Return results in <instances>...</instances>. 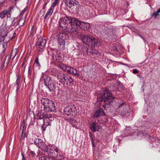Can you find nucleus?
<instances>
[{"instance_id": "obj_1", "label": "nucleus", "mask_w": 160, "mask_h": 160, "mask_svg": "<svg viewBox=\"0 0 160 160\" xmlns=\"http://www.w3.org/2000/svg\"><path fill=\"white\" fill-rule=\"evenodd\" d=\"M78 21H59V29L66 30L75 37L80 35L77 31Z\"/></svg>"}, {"instance_id": "obj_2", "label": "nucleus", "mask_w": 160, "mask_h": 160, "mask_svg": "<svg viewBox=\"0 0 160 160\" xmlns=\"http://www.w3.org/2000/svg\"><path fill=\"white\" fill-rule=\"evenodd\" d=\"M81 40L84 43L92 48H95L96 46L99 47L101 45L99 40L96 38L91 35L83 36L81 38Z\"/></svg>"}, {"instance_id": "obj_3", "label": "nucleus", "mask_w": 160, "mask_h": 160, "mask_svg": "<svg viewBox=\"0 0 160 160\" xmlns=\"http://www.w3.org/2000/svg\"><path fill=\"white\" fill-rule=\"evenodd\" d=\"M65 5L73 11H76L79 8L80 4L77 0H64Z\"/></svg>"}, {"instance_id": "obj_4", "label": "nucleus", "mask_w": 160, "mask_h": 160, "mask_svg": "<svg viewBox=\"0 0 160 160\" xmlns=\"http://www.w3.org/2000/svg\"><path fill=\"white\" fill-rule=\"evenodd\" d=\"M77 109L74 105L68 106L65 108L63 114L67 116H72L75 117L77 114Z\"/></svg>"}, {"instance_id": "obj_5", "label": "nucleus", "mask_w": 160, "mask_h": 160, "mask_svg": "<svg viewBox=\"0 0 160 160\" xmlns=\"http://www.w3.org/2000/svg\"><path fill=\"white\" fill-rule=\"evenodd\" d=\"M44 79L45 85L48 87L50 91H54L56 89L55 82L52 80L50 77L47 76L44 77Z\"/></svg>"}, {"instance_id": "obj_6", "label": "nucleus", "mask_w": 160, "mask_h": 160, "mask_svg": "<svg viewBox=\"0 0 160 160\" xmlns=\"http://www.w3.org/2000/svg\"><path fill=\"white\" fill-rule=\"evenodd\" d=\"M52 120H50L49 118H43L37 119V123L39 125H42V128L43 131L46 130V128L48 126L51 125V122Z\"/></svg>"}, {"instance_id": "obj_7", "label": "nucleus", "mask_w": 160, "mask_h": 160, "mask_svg": "<svg viewBox=\"0 0 160 160\" xmlns=\"http://www.w3.org/2000/svg\"><path fill=\"white\" fill-rule=\"evenodd\" d=\"M34 143L37 146L44 151L47 150L48 148L47 146L41 139L35 138Z\"/></svg>"}, {"instance_id": "obj_8", "label": "nucleus", "mask_w": 160, "mask_h": 160, "mask_svg": "<svg viewBox=\"0 0 160 160\" xmlns=\"http://www.w3.org/2000/svg\"><path fill=\"white\" fill-rule=\"evenodd\" d=\"M52 57L53 60L57 62L61 63L63 61V58L60 53H58L55 49L52 50Z\"/></svg>"}, {"instance_id": "obj_9", "label": "nucleus", "mask_w": 160, "mask_h": 160, "mask_svg": "<svg viewBox=\"0 0 160 160\" xmlns=\"http://www.w3.org/2000/svg\"><path fill=\"white\" fill-rule=\"evenodd\" d=\"M114 99V97L112 96L111 93L110 92H108L104 93L101 98H98L97 100L100 101V102L102 101L106 102L109 100H112Z\"/></svg>"}, {"instance_id": "obj_10", "label": "nucleus", "mask_w": 160, "mask_h": 160, "mask_svg": "<svg viewBox=\"0 0 160 160\" xmlns=\"http://www.w3.org/2000/svg\"><path fill=\"white\" fill-rule=\"evenodd\" d=\"M68 75L60 71H58L57 73L54 74L55 76L57 77L59 82L63 85H64V81H65V79L68 77Z\"/></svg>"}, {"instance_id": "obj_11", "label": "nucleus", "mask_w": 160, "mask_h": 160, "mask_svg": "<svg viewBox=\"0 0 160 160\" xmlns=\"http://www.w3.org/2000/svg\"><path fill=\"white\" fill-rule=\"evenodd\" d=\"M46 43V40L45 37H40L38 39L36 45L39 48L42 49L44 48Z\"/></svg>"}, {"instance_id": "obj_12", "label": "nucleus", "mask_w": 160, "mask_h": 160, "mask_svg": "<svg viewBox=\"0 0 160 160\" xmlns=\"http://www.w3.org/2000/svg\"><path fill=\"white\" fill-rule=\"evenodd\" d=\"M9 29V27L7 26L6 24H2L0 27V36L2 35V38H5V37L7 36Z\"/></svg>"}, {"instance_id": "obj_13", "label": "nucleus", "mask_w": 160, "mask_h": 160, "mask_svg": "<svg viewBox=\"0 0 160 160\" xmlns=\"http://www.w3.org/2000/svg\"><path fill=\"white\" fill-rule=\"evenodd\" d=\"M56 110L55 104L52 101L47 107L44 108V112L47 113H49L50 112H55Z\"/></svg>"}, {"instance_id": "obj_14", "label": "nucleus", "mask_w": 160, "mask_h": 160, "mask_svg": "<svg viewBox=\"0 0 160 160\" xmlns=\"http://www.w3.org/2000/svg\"><path fill=\"white\" fill-rule=\"evenodd\" d=\"M37 119H41L43 118H49L50 120H52L53 119V118L52 117V115L50 113H47V112H43L42 115L40 113H38L37 115Z\"/></svg>"}, {"instance_id": "obj_15", "label": "nucleus", "mask_w": 160, "mask_h": 160, "mask_svg": "<svg viewBox=\"0 0 160 160\" xmlns=\"http://www.w3.org/2000/svg\"><path fill=\"white\" fill-rule=\"evenodd\" d=\"M58 149L56 148L54 150H49L47 149V151H44L45 152H48V154L49 158H57L58 154Z\"/></svg>"}, {"instance_id": "obj_16", "label": "nucleus", "mask_w": 160, "mask_h": 160, "mask_svg": "<svg viewBox=\"0 0 160 160\" xmlns=\"http://www.w3.org/2000/svg\"><path fill=\"white\" fill-rule=\"evenodd\" d=\"M77 26H78L82 30H87L89 27L90 24L88 23L85 22L80 21H78Z\"/></svg>"}, {"instance_id": "obj_17", "label": "nucleus", "mask_w": 160, "mask_h": 160, "mask_svg": "<svg viewBox=\"0 0 160 160\" xmlns=\"http://www.w3.org/2000/svg\"><path fill=\"white\" fill-rule=\"evenodd\" d=\"M91 130L92 132H95L96 131H98L101 128V127L97 124L96 122H92L90 125V127Z\"/></svg>"}, {"instance_id": "obj_18", "label": "nucleus", "mask_w": 160, "mask_h": 160, "mask_svg": "<svg viewBox=\"0 0 160 160\" xmlns=\"http://www.w3.org/2000/svg\"><path fill=\"white\" fill-rule=\"evenodd\" d=\"M104 115H105V113L103 109L100 108L96 111L93 115V118H97L102 116Z\"/></svg>"}, {"instance_id": "obj_19", "label": "nucleus", "mask_w": 160, "mask_h": 160, "mask_svg": "<svg viewBox=\"0 0 160 160\" xmlns=\"http://www.w3.org/2000/svg\"><path fill=\"white\" fill-rule=\"evenodd\" d=\"M57 33L58 34L56 36L57 39H63L65 40L67 36V34L63 30H59L57 31Z\"/></svg>"}, {"instance_id": "obj_20", "label": "nucleus", "mask_w": 160, "mask_h": 160, "mask_svg": "<svg viewBox=\"0 0 160 160\" xmlns=\"http://www.w3.org/2000/svg\"><path fill=\"white\" fill-rule=\"evenodd\" d=\"M57 42L59 49L62 51L64 50L65 48V40L63 39L58 38L57 39Z\"/></svg>"}, {"instance_id": "obj_21", "label": "nucleus", "mask_w": 160, "mask_h": 160, "mask_svg": "<svg viewBox=\"0 0 160 160\" xmlns=\"http://www.w3.org/2000/svg\"><path fill=\"white\" fill-rule=\"evenodd\" d=\"M66 83L67 86H70L73 84V80L71 77L68 75L64 82V85Z\"/></svg>"}, {"instance_id": "obj_22", "label": "nucleus", "mask_w": 160, "mask_h": 160, "mask_svg": "<svg viewBox=\"0 0 160 160\" xmlns=\"http://www.w3.org/2000/svg\"><path fill=\"white\" fill-rule=\"evenodd\" d=\"M52 101L46 98H42L41 100V103L44 106V108L47 107Z\"/></svg>"}, {"instance_id": "obj_23", "label": "nucleus", "mask_w": 160, "mask_h": 160, "mask_svg": "<svg viewBox=\"0 0 160 160\" xmlns=\"http://www.w3.org/2000/svg\"><path fill=\"white\" fill-rule=\"evenodd\" d=\"M52 101L46 98H42L41 100V103L44 106V108L47 107Z\"/></svg>"}, {"instance_id": "obj_24", "label": "nucleus", "mask_w": 160, "mask_h": 160, "mask_svg": "<svg viewBox=\"0 0 160 160\" xmlns=\"http://www.w3.org/2000/svg\"><path fill=\"white\" fill-rule=\"evenodd\" d=\"M39 160H55V159L52 158H49V157L45 156L43 155L39 156Z\"/></svg>"}, {"instance_id": "obj_25", "label": "nucleus", "mask_w": 160, "mask_h": 160, "mask_svg": "<svg viewBox=\"0 0 160 160\" xmlns=\"http://www.w3.org/2000/svg\"><path fill=\"white\" fill-rule=\"evenodd\" d=\"M53 9L52 8L48 10V11L47 12L45 17V19H46L47 17H50L52 14L53 11Z\"/></svg>"}, {"instance_id": "obj_26", "label": "nucleus", "mask_w": 160, "mask_h": 160, "mask_svg": "<svg viewBox=\"0 0 160 160\" xmlns=\"http://www.w3.org/2000/svg\"><path fill=\"white\" fill-rule=\"evenodd\" d=\"M81 49V52L83 55L88 54V49L87 47L85 46H82Z\"/></svg>"}, {"instance_id": "obj_27", "label": "nucleus", "mask_w": 160, "mask_h": 160, "mask_svg": "<svg viewBox=\"0 0 160 160\" xmlns=\"http://www.w3.org/2000/svg\"><path fill=\"white\" fill-rule=\"evenodd\" d=\"M62 17L60 19V20H72L73 19L72 18H69L65 14H62Z\"/></svg>"}, {"instance_id": "obj_28", "label": "nucleus", "mask_w": 160, "mask_h": 160, "mask_svg": "<svg viewBox=\"0 0 160 160\" xmlns=\"http://www.w3.org/2000/svg\"><path fill=\"white\" fill-rule=\"evenodd\" d=\"M160 12V8L157 12H154L151 15L152 17H153L154 19H156V18L159 15V13Z\"/></svg>"}, {"instance_id": "obj_29", "label": "nucleus", "mask_w": 160, "mask_h": 160, "mask_svg": "<svg viewBox=\"0 0 160 160\" xmlns=\"http://www.w3.org/2000/svg\"><path fill=\"white\" fill-rule=\"evenodd\" d=\"M8 12V10H5L2 11L0 13V17L1 19L3 18L7 14Z\"/></svg>"}, {"instance_id": "obj_30", "label": "nucleus", "mask_w": 160, "mask_h": 160, "mask_svg": "<svg viewBox=\"0 0 160 160\" xmlns=\"http://www.w3.org/2000/svg\"><path fill=\"white\" fill-rule=\"evenodd\" d=\"M5 38H4L3 39V42L2 43V46L3 48H4V50H3V52H4L5 49L7 48L8 46V42L9 41L8 40V41L5 42Z\"/></svg>"}, {"instance_id": "obj_31", "label": "nucleus", "mask_w": 160, "mask_h": 160, "mask_svg": "<svg viewBox=\"0 0 160 160\" xmlns=\"http://www.w3.org/2000/svg\"><path fill=\"white\" fill-rule=\"evenodd\" d=\"M39 58L38 57L36 58L35 61L34 62V65H35L36 67H38V68H40V64L39 62Z\"/></svg>"}, {"instance_id": "obj_32", "label": "nucleus", "mask_w": 160, "mask_h": 160, "mask_svg": "<svg viewBox=\"0 0 160 160\" xmlns=\"http://www.w3.org/2000/svg\"><path fill=\"white\" fill-rule=\"evenodd\" d=\"M60 0H55L54 2L52 3L51 8L54 9L57 5H58Z\"/></svg>"}, {"instance_id": "obj_33", "label": "nucleus", "mask_w": 160, "mask_h": 160, "mask_svg": "<svg viewBox=\"0 0 160 160\" xmlns=\"http://www.w3.org/2000/svg\"><path fill=\"white\" fill-rule=\"evenodd\" d=\"M69 73L72 74L74 75H76L77 74V70L76 69L72 68L70 72H69Z\"/></svg>"}, {"instance_id": "obj_34", "label": "nucleus", "mask_w": 160, "mask_h": 160, "mask_svg": "<svg viewBox=\"0 0 160 160\" xmlns=\"http://www.w3.org/2000/svg\"><path fill=\"white\" fill-rule=\"evenodd\" d=\"M64 158V156L63 154L62 153H59L58 154L57 158L58 160H62Z\"/></svg>"}, {"instance_id": "obj_35", "label": "nucleus", "mask_w": 160, "mask_h": 160, "mask_svg": "<svg viewBox=\"0 0 160 160\" xmlns=\"http://www.w3.org/2000/svg\"><path fill=\"white\" fill-rule=\"evenodd\" d=\"M58 66L61 69H62L64 71H65L66 68L67 66V65H65L63 63H61L58 65Z\"/></svg>"}, {"instance_id": "obj_36", "label": "nucleus", "mask_w": 160, "mask_h": 160, "mask_svg": "<svg viewBox=\"0 0 160 160\" xmlns=\"http://www.w3.org/2000/svg\"><path fill=\"white\" fill-rule=\"evenodd\" d=\"M34 32V26H33L32 27L30 31V33L29 35V37L32 38L33 36Z\"/></svg>"}, {"instance_id": "obj_37", "label": "nucleus", "mask_w": 160, "mask_h": 160, "mask_svg": "<svg viewBox=\"0 0 160 160\" xmlns=\"http://www.w3.org/2000/svg\"><path fill=\"white\" fill-rule=\"evenodd\" d=\"M20 82V77L19 76H18L17 78L16 81V84L17 85V87L18 88L19 86V84Z\"/></svg>"}, {"instance_id": "obj_38", "label": "nucleus", "mask_w": 160, "mask_h": 160, "mask_svg": "<svg viewBox=\"0 0 160 160\" xmlns=\"http://www.w3.org/2000/svg\"><path fill=\"white\" fill-rule=\"evenodd\" d=\"M66 68H67L66 69L65 71H66L68 73H69V72H70L71 69L73 68L71 67L67 66Z\"/></svg>"}, {"instance_id": "obj_39", "label": "nucleus", "mask_w": 160, "mask_h": 160, "mask_svg": "<svg viewBox=\"0 0 160 160\" xmlns=\"http://www.w3.org/2000/svg\"><path fill=\"white\" fill-rule=\"evenodd\" d=\"M27 9V7L25 8L23 10H22L20 14V17H22L23 14L26 12V10Z\"/></svg>"}, {"instance_id": "obj_40", "label": "nucleus", "mask_w": 160, "mask_h": 160, "mask_svg": "<svg viewBox=\"0 0 160 160\" xmlns=\"http://www.w3.org/2000/svg\"><path fill=\"white\" fill-rule=\"evenodd\" d=\"M25 22V21H19L18 22V25L20 26L23 25Z\"/></svg>"}, {"instance_id": "obj_41", "label": "nucleus", "mask_w": 160, "mask_h": 160, "mask_svg": "<svg viewBox=\"0 0 160 160\" xmlns=\"http://www.w3.org/2000/svg\"><path fill=\"white\" fill-rule=\"evenodd\" d=\"M73 121H74V123H75L74 124H72V123L71 124L72 125V126L75 128H78L77 127V124L75 123H77V122L76 120H73Z\"/></svg>"}, {"instance_id": "obj_42", "label": "nucleus", "mask_w": 160, "mask_h": 160, "mask_svg": "<svg viewBox=\"0 0 160 160\" xmlns=\"http://www.w3.org/2000/svg\"><path fill=\"white\" fill-rule=\"evenodd\" d=\"M31 67V66H29L28 69V73L29 75H31L32 74V71L30 69V68Z\"/></svg>"}, {"instance_id": "obj_43", "label": "nucleus", "mask_w": 160, "mask_h": 160, "mask_svg": "<svg viewBox=\"0 0 160 160\" xmlns=\"http://www.w3.org/2000/svg\"><path fill=\"white\" fill-rule=\"evenodd\" d=\"M15 7L14 6H11L9 8V12H11L12 10H13L15 8Z\"/></svg>"}, {"instance_id": "obj_44", "label": "nucleus", "mask_w": 160, "mask_h": 160, "mask_svg": "<svg viewBox=\"0 0 160 160\" xmlns=\"http://www.w3.org/2000/svg\"><path fill=\"white\" fill-rule=\"evenodd\" d=\"M7 14V19H9V20H10V19H11V14L10 13H7V14Z\"/></svg>"}, {"instance_id": "obj_45", "label": "nucleus", "mask_w": 160, "mask_h": 160, "mask_svg": "<svg viewBox=\"0 0 160 160\" xmlns=\"http://www.w3.org/2000/svg\"><path fill=\"white\" fill-rule=\"evenodd\" d=\"M30 153L32 157H34L36 155V154L34 151H31L30 152Z\"/></svg>"}, {"instance_id": "obj_46", "label": "nucleus", "mask_w": 160, "mask_h": 160, "mask_svg": "<svg viewBox=\"0 0 160 160\" xmlns=\"http://www.w3.org/2000/svg\"><path fill=\"white\" fill-rule=\"evenodd\" d=\"M138 72V71L136 69H134L133 70V73L134 74H137Z\"/></svg>"}, {"instance_id": "obj_47", "label": "nucleus", "mask_w": 160, "mask_h": 160, "mask_svg": "<svg viewBox=\"0 0 160 160\" xmlns=\"http://www.w3.org/2000/svg\"><path fill=\"white\" fill-rule=\"evenodd\" d=\"M124 105H125V103L124 102H122L119 105V108H122V107Z\"/></svg>"}, {"instance_id": "obj_48", "label": "nucleus", "mask_w": 160, "mask_h": 160, "mask_svg": "<svg viewBox=\"0 0 160 160\" xmlns=\"http://www.w3.org/2000/svg\"><path fill=\"white\" fill-rule=\"evenodd\" d=\"M16 36V34L15 33H14L13 34V36L11 38V40H12L13 39H14L15 37Z\"/></svg>"}, {"instance_id": "obj_49", "label": "nucleus", "mask_w": 160, "mask_h": 160, "mask_svg": "<svg viewBox=\"0 0 160 160\" xmlns=\"http://www.w3.org/2000/svg\"><path fill=\"white\" fill-rule=\"evenodd\" d=\"M47 5V3H44L43 5V9H45L46 8Z\"/></svg>"}, {"instance_id": "obj_50", "label": "nucleus", "mask_w": 160, "mask_h": 160, "mask_svg": "<svg viewBox=\"0 0 160 160\" xmlns=\"http://www.w3.org/2000/svg\"><path fill=\"white\" fill-rule=\"evenodd\" d=\"M26 62V60L25 59H24L21 66H23L24 65Z\"/></svg>"}, {"instance_id": "obj_51", "label": "nucleus", "mask_w": 160, "mask_h": 160, "mask_svg": "<svg viewBox=\"0 0 160 160\" xmlns=\"http://www.w3.org/2000/svg\"><path fill=\"white\" fill-rule=\"evenodd\" d=\"M7 0H0V3H2L3 2H4L6 1Z\"/></svg>"}, {"instance_id": "obj_52", "label": "nucleus", "mask_w": 160, "mask_h": 160, "mask_svg": "<svg viewBox=\"0 0 160 160\" xmlns=\"http://www.w3.org/2000/svg\"><path fill=\"white\" fill-rule=\"evenodd\" d=\"M139 36L141 38H142L144 41L145 40V38L143 37L141 35H140V34H139Z\"/></svg>"}, {"instance_id": "obj_53", "label": "nucleus", "mask_w": 160, "mask_h": 160, "mask_svg": "<svg viewBox=\"0 0 160 160\" xmlns=\"http://www.w3.org/2000/svg\"><path fill=\"white\" fill-rule=\"evenodd\" d=\"M22 160H25V158L24 155H22Z\"/></svg>"}, {"instance_id": "obj_54", "label": "nucleus", "mask_w": 160, "mask_h": 160, "mask_svg": "<svg viewBox=\"0 0 160 160\" xmlns=\"http://www.w3.org/2000/svg\"><path fill=\"white\" fill-rule=\"evenodd\" d=\"M27 16L26 15H25L24 17V18H22V19H23L24 20H26L27 19Z\"/></svg>"}, {"instance_id": "obj_55", "label": "nucleus", "mask_w": 160, "mask_h": 160, "mask_svg": "<svg viewBox=\"0 0 160 160\" xmlns=\"http://www.w3.org/2000/svg\"><path fill=\"white\" fill-rule=\"evenodd\" d=\"M92 134L91 133H89V136H90V138L92 137Z\"/></svg>"}, {"instance_id": "obj_56", "label": "nucleus", "mask_w": 160, "mask_h": 160, "mask_svg": "<svg viewBox=\"0 0 160 160\" xmlns=\"http://www.w3.org/2000/svg\"><path fill=\"white\" fill-rule=\"evenodd\" d=\"M92 144L93 146L94 145V141H93V139L92 140Z\"/></svg>"}, {"instance_id": "obj_57", "label": "nucleus", "mask_w": 160, "mask_h": 160, "mask_svg": "<svg viewBox=\"0 0 160 160\" xmlns=\"http://www.w3.org/2000/svg\"><path fill=\"white\" fill-rule=\"evenodd\" d=\"M78 20L77 19H74V20Z\"/></svg>"}, {"instance_id": "obj_58", "label": "nucleus", "mask_w": 160, "mask_h": 160, "mask_svg": "<svg viewBox=\"0 0 160 160\" xmlns=\"http://www.w3.org/2000/svg\"><path fill=\"white\" fill-rule=\"evenodd\" d=\"M26 67V66H24V68H25V67Z\"/></svg>"}, {"instance_id": "obj_59", "label": "nucleus", "mask_w": 160, "mask_h": 160, "mask_svg": "<svg viewBox=\"0 0 160 160\" xmlns=\"http://www.w3.org/2000/svg\"><path fill=\"white\" fill-rule=\"evenodd\" d=\"M159 49H160V48H159Z\"/></svg>"}]
</instances>
